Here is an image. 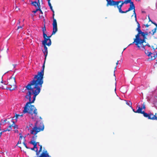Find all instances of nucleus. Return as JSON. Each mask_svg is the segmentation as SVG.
I'll return each mask as SVG.
<instances>
[{
	"label": "nucleus",
	"mask_w": 157,
	"mask_h": 157,
	"mask_svg": "<svg viewBox=\"0 0 157 157\" xmlns=\"http://www.w3.org/2000/svg\"><path fill=\"white\" fill-rule=\"evenodd\" d=\"M145 53L149 57L150 56V55L151 54V52H149L148 51L145 50Z\"/></svg>",
	"instance_id": "obj_25"
},
{
	"label": "nucleus",
	"mask_w": 157,
	"mask_h": 157,
	"mask_svg": "<svg viewBox=\"0 0 157 157\" xmlns=\"http://www.w3.org/2000/svg\"><path fill=\"white\" fill-rule=\"evenodd\" d=\"M6 131H6V130H4L3 131H2V133L3 132H6Z\"/></svg>",
	"instance_id": "obj_49"
},
{
	"label": "nucleus",
	"mask_w": 157,
	"mask_h": 157,
	"mask_svg": "<svg viewBox=\"0 0 157 157\" xmlns=\"http://www.w3.org/2000/svg\"><path fill=\"white\" fill-rule=\"evenodd\" d=\"M118 61H117V63H116V65H118Z\"/></svg>",
	"instance_id": "obj_50"
},
{
	"label": "nucleus",
	"mask_w": 157,
	"mask_h": 157,
	"mask_svg": "<svg viewBox=\"0 0 157 157\" xmlns=\"http://www.w3.org/2000/svg\"><path fill=\"white\" fill-rule=\"evenodd\" d=\"M12 126L9 125L8 127L6 129V131H10L12 129Z\"/></svg>",
	"instance_id": "obj_31"
},
{
	"label": "nucleus",
	"mask_w": 157,
	"mask_h": 157,
	"mask_svg": "<svg viewBox=\"0 0 157 157\" xmlns=\"http://www.w3.org/2000/svg\"><path fill=\"white\" fill-rule=\"evenodd\" d=\"M117 67V66H116V67H115V69H116V68H117V67Z\"/></svg>",
	"instance_id": "obj_57"
},
{
	"label": "nucleus",
	"mask_w": 157,
	"mask_h": 157,
	"mask_svg": "<svg viewBox=\"0 0 157 157\" xmlns=\"http://www.w3.org/2000/svg\"><path fill=\"white\" fill-rule=\"evenodd\" d=\"M38 2H39V0H38Z\"/></svg>",
	"instance_id": "obj_58"
},
{
	"label": "nucleus",
	"mask_w": 157,
	"mask_h": 157,
	"mask_svg": "<svg viewBox=\"0 0 157 157\" xmlns=\"http://www.w3.org/2000/svg\"><path fill=\"white\" fill-rule=\"evenodd\" d=\"M20 22L19 21H18V24H19Z\"/></svg>",
	"instance_id": "obj_54"
},
{
	"label": "nucleus",
	"mask_w": 157,
	"mask_h": 157,
	"mask_svg": "<svg viewBox=\"0 0 157 157\" xmlns=\"http://www.w3.org/2000/svg\"><path fill=\"white\" fill-rule=\"evenodd\" d=\"M15 132L18 133V130H15Z\"/></svg>",
	"instance_id": "obj_46"
},
{
	"label": "nucleus",
	"mask_w": 157,
	"mask_h": 157,
	"mask_svg": "<svg viewBox=\"0 0 157 157\" xmlns=\"http://www.w3.org/2000/svg\"><path fill=\"white\" fill-rule=\"evenodd\" d=\"M20 136V138H19V141H18L17 144H21V140L22 139V136L21 135V133L19 134Z\"/></svg>",
	"instance_id": "obj_24"
},
{
	"label": "nucleus",
	"mask_w": 157,
	"mask_h": 157,
	"mask_svg": "<svg viewBox=\"0 0 157 157\" xmlns=\"http://www.w3.org/2000/svg\"><path fill=\"white\" fill-rule=\"evenodd\" d=\"M136 1H140V0H136Z\"/></svg>",
	"instance_id": "obj_59"
},
{
	"label": "nucleus",
	"mask_w": 157,
	"mask_h": 157,
	"mask_svg": "<svg viewBox=\"0 0 157 157\" xmlns=\"http://www.w3.org/2000/svg\"><path fill=\"white\" fill-rule=\"evenodd\" d=\"M117 2H118V4H119V3H121V4L123 6L124 5V1H117Z\"/></svg>",
	"instance_id": "obj_34"
},
{
	"label": "nucleus",
	"mask_w": 157,
	"mask_h": 157,
	"mask_svg": "<svg viewBox=\"0 0 157 157\" xmlns=\"http://www.w3.org/2000/svg\"><path fill=\"white\" fill-rule=\"evenodd\" d=\"M37 122L35 124V126L32 128V129L31 130L30 133L31 134H34V136L33 137V138L34 140L36 138L37 136L36 135L39 132V127H37Z\"/></svg>",
	"instance_id": "obj_6"
},
{
	"label": "nucleus",
	"mask_w": 157,
	"mask_h": 157,
	"mask_svg": "<svg viewBox=\"0 0 157 157\" xmlns=\"http://www.w3.org/2000/svg\"><path fill=\"white\" fill-rule=\"evenodd\" d=\"M2 77H3V76H2L1 77V79H2V81H1V83H3V81L2 80Z\"/></svg>",
	"instance_id": "obj_41"
},
{
	"label": "nucleus",
	"mask_w": 157,
	"mask_h": 157,
	"mask_svg": "<svg viewBox=\"0 0 157 157\" xmlns=\"http://www.w3.org/2000/svg\"><path fill=\"white\" fill-rule=\"evenodd\" d=\"M157 56V52H155L154 53H152L150 55V57H149L148 59L150 60H151L155 59Z\"/></svg>",
	"instance_id": "obj_12"
},
{
	"label": "nucleus",
	"mask_w": 157,
	"mask_h": 157,
	"mask_svg": "<svg viewBox=\"0 0 157 157\" xmlns=\"http://www.w3.org/2000/svg\"><path fill=\"white\" fill-rule=\"evenodd\" d=\"M13 65V67H15L16 66V65Z\"/></svg>",
	"instance_id": "obj_52"
},
{
	"label": "nucleus",
	"mask_w": 157,
	"mask_h": 157,
	"mask_svg": "<svg viewBox=\"0 0 157 157\" xmlns=\"http://www.w3.org/2000/svg\"><path fill=\"white\" fill-rule=\"evenodd\" d=\"M106 0L107 1V2H108V1H109V0Z\"/></svg>",
	"instance_id": "obj_60"
},
{
	"label": "nucleus",
	"mask_w": 157,
	"mask_h": 157,
	"mask_svg": "<svg viewBox=\"0 0 157 157\" xmlns=\"http://www.w3.org/2000/svg\"><path fill=\"white\" fill-rule=\"evenodd\" d=\"M148 19H149V21H151H151H152L151 20V19H150V17H149V16H148Z\"/></svg>",
	"instance_id": "obj_44"
},
{
	"label": "nucleus",
	"mask_w": 157,
	"mask_h": 157,
	"mask_svg": "<svg viewBox=\"0 0 157 157\" xmlns=\"http://www.w3.org/2000/svg\"><path fill=\"white\" fill-rule=\"evenodd\" d=\"M31 149L32 150H34L35 151H36V155H38V153L39 152V151L38 152V149H37L36 146V147H34V146L33 147L31 148Z\"/></svg>",
	"instance_id": "obj_22"
},
{
	"label": "nucleus",
	"mask_w": 157,
	"mask_h": 157,
	"mask_svg": "<svg viewBox=\"0 0 157 157\" xmlns=\"http://www.w3.org/2000/svg\"><path fill=\"white\" fill-rule=\"evenodd\" d=\"M126 104L128 105L130 107H131L132 108V102L129 101V102H128L127 101H126Z\"/></svg>",
	"instance_id": "obj_28"
},
{
	"label": "nucleus",
	"mask_w": 157,
	"mask_h": 157,
	"mask_svg": "<svg viewBox=\"0 0 157 157\" xmlns=\"http://www.w3.org/2000/svg\"><path fill=\"white\" fill-rule=\"evenodd\" d=\"M130 2H132V0H128Z\"/></svg>",
	"instance_id": "obj_55"
},
{
	"label": "nucleus",
	"mask_w": 157,
	"mask_h": 157,
	"mask_svg": "<svg viewBox=\"0 0 157 157\" xmlns=\"http://www.w3.org/2000/svg\"><path fill=\"white\" fill-rule=\"evenodd\" d=\"M4 122H6L8 125L13 126L14 124V122L13 118H8L4 120Z\"/></svg>",
	"instance_id": "obj_7"
},
{
	"label": "nucleus",
	"mask_w": 157,
	"mask_h": 157,
	"mask_svg": "<svg viewBox=\"0 0 157 157\" xmlns=\"http://www.w3.org/2000/svg\"><path fill=\"white\" fill-rule=\"evenodd\" d=\"M156 48H157V47Z\"/></svg>",
	"instance_id": "obj_63"
},
{
	"label": "nucleus",
	"mask_w": 157,
	"mask_h": 157,
	"mask_svg": "<svg viewBox=\"0 0 157 157\" xmlns=\"http://www.w3.org/2000/svg\"><path fill=\"white\" fill-rule=\"evenodd\" d=\"M22 28V26H18L17 27V29H20V28Z\"/></svg>",
	"instance_id": "obj_40"
},
{
	"label": "nucleus",
	"mask_w": 157,
	"mask_h": 157,
	"mask_svg": "<svg viewBox=\"0 0 157 157\" xmlns=\"http://www.w3.org/2000/svg\"><path fill=\"white\" fill-rule=\"evenodd\" d=\"M148 33L147 32L144 33V32H141L140 34L143 37V39L142 40H144V43H146L145 40L146 39V36L148 35Z\"/></svg>",
	"instance_id": "obj_13"
},
{
	"label": "nucleus",
	"mask_w": 157,
	"mask_h": 157,
	"mask_svg": "<svg viewBox=\"0 0 157 157\" xmlns=\"http://www.w3.org/2000/svg\"><path fill=\"white\" fill-rule=\"evenodd\" d=\"M28 92L25 98L29 100L24 107V109L21 114H16L15 117L17 118L19 117H22L24 114L28 113L32 115L36 116L37 114V110L34 106L31 105L33 103L37 95L39 93V71L37 74L34 75L33 80L30 81L25 87Z\"/></svg>",
	"instance_id": "obj_1"
},
{
	"label": "nucleus",
	"mask_w": 157,
	"mask_h": 157,
	"mask_svg": "<svg viewBox=\"0 0 157 157\" xmlns=\"http://www.w3.org/2000/svg\"><path fill=\"white\" fill-rule=\"evenodd\" d=\"M43 13L42 12V11L40 9V13Z\"/></svg>",
	"instance_id": "obj_47"
},
{
	"label": "nucleus",
	"mask_w": 157,
	"mask_h": 157,
	"mask_svg": "<svg viewBox=\"0 0 157 157\" xmlns=\"http://www.w3.org/2000/svg\"><path fill=\"white\" fill-rule=\"evenodd\" d=\"M52 25L53 26H57L56 21L55 18H53Z\"/></svg>",
	"instance_id": "obj_26"
},
{
	"label": "nucleus",
	"mask_w": 157,
	"mask_h": 157,
	"mask_svg": "<svg viewBox=\"0 0 157 157\" xmlns=\"http://www.w3.org/2000/svg\"><path fill=\"white\" fill-rule=\"evenodd\" d=\"M37 157H39V156H37Z\"/></svg>",
	"instance_id": "obj_62"
},
{
	"label": "nucleus",
	"mask_w": 157,
	"mask_h": 157,
	"mask_svg": "<svg viewBox=\"0 0 157 157\" xmlns=\"http://www.w3.org/2000/svg\"><path fill=\"white\" fill-rule=\"evenodd\" d=\"M42 146L40 145V152L42 150Z\"/></svg>",
	"instance_id": "obj_39"
},
{
	"label": "nucleus",
	"mask_w": 157,
	"mask_h": 157,
	"mask_svg": "<svg viewBox=\"0 0 157 157\" xmlns=\"http://www.w3.org/2000/svg\"><path fill=\"white\" fill-rule=\"evenodd\" d=\"M48 3V5L50 7V9L52 11L53 13H54V10H53V9L52 8V6L51 3H50V2H49V3Z\"/></svg>",
	"instance_id": "obj_29"
},
{
	"label": "nucleus",
	"mask_w": 157,
	"mask_h": 157,
	"mask_svg": "<svg viewBox=\"0 0 157 157\" xmlns=\"http://www.w3.org/2000/svg\"><path fill=\"white\" fill-rule=\"evenodd\" d=\"M40 157H51L49 155L47 151L46 150H44L42 152L40 155Z\"/></svg>",
	"instance_id": "obj_9"
},
{
	"label": "nucleus",
	"mask_w": 157,
	"mask_h": 157,
	"mask_svg": "<svg viewBox=\"0 0 157 157\" xmlns=\"http://www.w3.org/2000/svg\"><path fill=\"white\" fill-rule=\"evenodd\" d=\"M44 72H40V87H42V85L43 83V76Z\"/></svg>",
	"instance_id": "obj_10"
},
{
	"label": "nucleus",
	"mask_w": 157,
	"mask_h": 157,
	"mask_svg": "<svg viewBox=\"0 0 157 157\" xmlns=\"http://www.w3.org/2000/svg\"><path fill=\"white\" fill-rule=\"evenodd\" d=\"M124 3L125 4H127L130 3V7L128 8V11L129 12L132 10H133V14L134 15L135 19L136 21V15L135 12V6L133 2H130L128 0H125L124 1Z\"/></svg>",
	"instance_id": "obj_5"
},
{
	"label": "nucleus",
	"mask_w": 157,
	"mask_h": 157,
	"mask_svg": "<svg viewBox=\"0 0 157 157\" xmlns=\"http://www.w3.org/2000/svg\"><path fill=\"white\" fill-rule=\"evenodd\" d=\"M114 73H115V71H114ZM114 75L115 77V73H114Z\"/></svg>",
	"instance_id": "obj_53"
},
{
	"label": "nucleus",
	"mask_w": 157,
	"mask_h": 157,
	"mask_svg": "<svg viewBox=\"0 0 157 157\" xmlns=\"http://www.w3.org/2000/svg\"><path fill=\"white\" fill-rule=\"evenodd\" d=\"M143 44L144 43H143V44H142V46L140 45V47H142L144 49H145V46H147L149 47H150V45H149L148 44Z\"/></svg>",
	"instance_id": "obj_27"
},
{
	"label": "nucleus",
	"mask_w": 157,
	"mask_h": 157,
	"mask_svg": "<svg viewBox=\"0 0 157 157\" xmlns=\"http://www.w3.org/2000/svg\"><path fill=\"white\" fill-rule=\"evenodd\" d=\"M119 4H118L117 5H116V6H117V8H118L119 10V12L121 13H126L128 11V10L126 11H123L121 10V8L122 6H123V5L121 4L120 5H118Z\"/></svg>",
	"instance_id": "obj_14"
},
{
	"label": "nucleus",
	"mask_w": 157,
	"mask_h": 157,
	"mask_svg": "<svg viewBox=\"0 0 157 157\" xmlns=\"http://www.w3.org/2000/svg\"><path fill=\"white\" fill-rule=\"evenodd\" d=\"M145 27H146L147 28V27H148L149 25H148L147 24L146 25H145Z\"/></svg>",
	"instance_id": "obj_43"
},
{
	"label": "nucleus",
	"mask_w": 157,
	"mask_h": 157,
	"mask_svg": "<svg viewBox=\"0 0 157 157\" xmlns=\"http://www.w3.org/2000/svg\"><path fill=\"white\" fill-rule=\"evenodd\" d=\"M157 28H155L153 30H152L153 32V33L152 34V35H153L156 32Z\"/></svg>",
	"instance_id": "obj_33"
},
{
	"label": "nucleus",
	"mask_w": 157,
	"mask_h": 157,
	"mask_svg": "<svg viewBox=\"0 0 157 157\" xmlns=\"http://www.w3.org/2000/svg\"><path fill=\"white\" fill-rule=\"evenodd\" d=\"M35 140L33 139V140H31L29 143L30 144H32L33 146H34V147H36V146H37V143H36L35 141L34 140Z\"/></svg>",
	"instance_id": "obj_20"
},
{
	"label": "nucleus",
	"mask_w": 157,
	"mask_h": 157,
	"mask_svg": "<svg viewBox=\"0 0 157 157\" xmlns=\"http://www.w3.org/2000/svg\"><path fill=\"white\" fill-rule=\"evenodd\" d=\"M31 4L32 5L34 6L36 8L39 7V2H37L36 1L32 2Z\"/></svg>",
	"instance_id": "obj_15"
},
{
	"label": "nucleus",
	"mask_w": 157,
	"mask_h": 157,
	"mask_svg": "<svg viewBox=\"0 0 157 157\" xmlns=\"http://www.w3.org/2000/svg\"><path fill=\"white\" fill-rule=\"evenodd\" d=\"M149 115H151V118H152V117L154 118V119H150L151 120H157V117L155 116V115H154L153 114L151 113L149 114Z\"/></svg>",
	"instance_id": "obj_23"
},
{
	"label": "nucleus",
	"mask_w": 157,
	"mask_h": 157,
	"mask_svg": "<svg viewBox=\"0 0 157 157\" xmlns=\"http://www.w3.org/2000/svg\"><path fill=\"white\" fill-rule=\"evenodd\" d=\"M2 133V132H0V137L1 136Z\"/></svg>",
	"instance_id": "obj_48"
},
{
	"label": "nucleus",
	"mask_w": 157,
	"mask_h": 157,
	"mask_svg": "<svg viewBox=\"0 0 157 157\" xmlns=\"http://www.w3.org/2000/svg\"><path fill=\"white\" fill-rule=\"evenodd\" d=\"M4 84L5 85H8V86H10V87H5L1 85L0 87L3 89H9L10 91H12L14 90L17 87L15 78L12 77L8 80L7 83H4Z\"/></svg>",
	"instance_id": "obj_3"
},
{
	"label": "nucleus",
	"mask_w": 157,
	"mask_h": 157,
	"mask_svg": "<svg viewBox=\"0 0 157 157\" xmlns=\"http://www.w3.org/2000/svg\"><path fill=\"white\" fill-rule=\"evenodd\" d=\"M50 0H48V3L50 2Z\"/></svg>",
	"instance_id": "obj_51"
},
{
	"label": "nucleus",
	"mask_w": 157,
	"mask_h": 157,
	"mask_svg": "<svg viewBox=\"0 0 157 157\" xmlns=\"http://www.w3.org/2000/svg\"><path fill=\"white\" fill-rule=\"evenodd\" d=\"M156 63H157V62H156Z\"/></svg>",
	"instance_id": "obj_64"
},
{
	"label": "nucleus",
	"mask_w": 157,
	"mask_h": 157,
	"mask_svg": "<svg viewBox=\"0 0 157 157\" xmlns=\"http://www.w3.org/2000/svg\"><path fill=\"white\" fill-rule=\"evenodd\" d=\"M151 23L152 24H154V25H155L157 27V24H156L153 21H151Z\"/></svg>",
	"instance_id": "obj_38"
},
{
	"label": "nucleus",
	"mask_w": 157,
	"mask_h": 157,
	"mask_svg": "<svg viewBox=\"0 0 157 157\" xmlns=\"http://www.w3.org/2000/svg\"><path fill=\"white\" fill-rule=\"evenodd\" d=\"M52 35H51L50 36H47L46 35V36L44 38V36H43V37L44 38V40L42 41V44L43 45L42 46V47H43L44 48V50H42L45 56V59H46L48 53V48L46 47V45H47L48 46L51 45V40L49 38ZM43 36H44V34H43Z\"/></svg>",
	"instance_id": "obj_2"
},
{
	"label": "nucleus",
	"mask_w": 157,
	"mask_h": 157,
	"mask_svg": "<svg viewBox=\"0 0 157 157\" xmlns=\"http://www.w3.org/2000/svg\"><path fill=\"white\" fill-rule=\"evenodd\" d=\"M23 144H24V146H25V147L26 148H27V149H29V147H28L27 146V145H26V144H25V141H24V142H23Z\"/></svg>",
	"instance_id": "obj_35"
},
{
	"label": "nucleus",
	"mask_w": 157,
	"mask_h": 157,
	"mask_svg": "<svg viewBox=\"0 0 157 157\" xmlns=\"http://www.w3.org/2000/svg\"><path fill=\"white\" fill-rule=\"evenodd\" d=\"M118 3L117 1H115L113 0H109V1H108L107 6H116V5L118 4Z\"/></svg>",
	"instance_id": "obj_8"
},
{
	"label": "nucleus",
	"mask_w": 157,
	"mask_h": 157,
	"mask_svg": "<svg viewBox=\"0 0 157 157\" xmlns=\"http://www.w3.org/2000/svg\"><path fill=\"white\" fill-rule=\"evenodd\" d=\"M40 119H41V117H40Z\"/></svg>",
	"instance_id": "obj_61"
},
{
	"label": "nucleus",
	"mask_w": 157,
	"mask_h": 157,
	"mask_svg": "<svg viewBox=\"0 0 157 157\" xmlns=\"http://www.w3.org/2000/svg\"><path fill=\"white\" fill-rule=\"evenodd\" d=\"M137 22V28L136 29V30H137L138 32V33H140L141 32L140 30V24L137 21V20L136 21Z\"/></svg>",
	"instance_id": "obj_19"
},
{
	"label": "nucleus",
	"mask_w": 157,
	"mask_h": 157,
	"mask_svg": "<svg viewBox=\"0 0 157 157\" xmlns=\"http://www.w3.org/2000/svg\"><path fill=\"white\" fill-rule=\"evenodd\" d=\"M143 114L144 116L145 117H147L148 119H154V118L152 117V118H151V115H149V114H147V113L145 112L144 111H143L142 113H141Z\"/></svg>",
	"instance_id": "obj_16"
},
{
	"label": "nucleus",
	"mask_w": 157,
	"mask_h": 157,
	"mask_svg": "<svg viewBox=\"0 0 157 157\" xmlns=\"http://www.w3.org/2000/svg\"><path fill=\"white\" fill-rule=\"evenodd\" d=\"M39 10V7H38L37 8H36V10H33L32 11L33 13H36L37 11Z\"/></svg>",
	"instance_id": "obj_32"
},
{
	"label": "nucleus",
	"mask_w": 157,
	"mask_h": 157,
	"mask_svg": "<svg viewBox=\"0 0 157 157\" xmlns=\"http://www.w3.org/2000/svg\"><path fill=\"white\" fill-rule=\"evenodd\" d=\"M126 48H124V50H123V51H124L125 49H126Z\"/></svg>",
	"instance_id": "obj_56"
},
{
	"label": "nucleus",
	"mask_w": 157,
	"mask_h": 157,
	"mask_svg": "<svg viewBox=\"0 0 157 157\" xmlns=\"http://www.w3.org/2000/svg\"><path fill=\"white\" fill-rule=\"evenodd\" d=\"M132 109L133 111L135 113H137V112H136V111H135V109H133V108H132Z\"/></svg>",
	"instance_id": "obj_42"
},
{
	"label": "nucleus",
	"mask_w": 157,
	"mask_h": 157,
	"mask_svg": "<svg viewBox=\"0 0 157 157\" xmlns=\"http://www.w3.org/2000/svg\"><path fill=\"white\" fill-rule=\"evenodd\" d=\"M140 33H138V34L136 36V38L134 39V42L132 44H130L129 46L135 43V44L137 47L140 48V45L142 46V44L144 43V40H142L140 37Z\"/></svg>",
	"instance_id": "obj_4"
},
{
	"label": "nucleus",
	"mask_w": 157,
	"mask_h": 157,
	"mask_svg": "<svg viewBox=\"0 0 157 157\" xmlns=\"http://www.w3.org/2000/svg\"><path fill=\"white\" fill-rule=\"evenodd\" d=\"M44 26L42 27V30L43 32V33L44 34V37L45 38V37L46 36V34L45 33V32H46V29L45 27V20L44 19Z\"/></svg>",
	"instance_id": "obj_11"
},
{
	"label": "nucleus",
	"mask_w": 157,
	"mask_h": 157,
	"mask_svg": "<svg viewBox=\"0 0 157 157\" xmlns=\"http://www.w3.org/2000/svg\"><path fill=\"white\" fill-rule=\"evenodd\" d=\"M12 127H13L14 128H18V126L17 125H16L14 123V124L13 125V126H12Z\"/></svg>",
	"instance_id": "obj_37"
},
{
	"label": "nucleus",
	"mask_w": 157,
	"mask_h": 157,
	"mask_svg": "<svg viewBox=\"0 0 157 157\" xmlns=\"http://www.w3.org/2000/svg\"><path fill=\"white\" fill-rule=\"evenodd\" d=\"M44 129V125L43 123H40V131H42Z\"/></svg>",
	"instance_id": "obj_21"
},
{
	"label": "nucleus",
	"mask_w": 157,
	"mask_h": 157,
	"mask_svg": "<svg viewBox=\"0 0 157 157\" xmlns=\"http://www.w3.org/2000/svg\"><path fill=\"white\" fill-rule=\"evenodd\" d=\"M54 15H55V14H54V12L53 13V18H54Z\"/></svg>",
	"instance_id": "obj_45"
},
{
	"label": "nucleus",
	"mask_w": 157,
	"mask_h": 157,
	"mask_svg": "<svg viewBox=\"0 0 157 157\" xmlns=\"http://www.w3.org/2000/svg\"><path fill=\"white\" fill-rule=\"evenodd\" d=\"M141 107L143 109H145V104L144 103L143 104Z\"/></svg>",
	"instance_id": "obj_36"
},
{
	"label": "nucleus",
	"mask_w": 157,
	"mask_h": 157,
	"mask_svg": "<svg viewBox=\"0 0 157 157\" xmlns=\"http://www.w3.org/2000/svg\"><path fill=\"white\" fill-rule=\"evenodd\" d=\"M57 31V26H53V31L52 35L54 34Z\"/></svg>",
	"instance_id": "obj_17"
},
{
	"label": "nucleus",
	"mask_w": 157,
	"mask_h": 157,
	"mask_svg": "<svg viewBox=\"0 0 157 157\" xmlns=\"http://www.w3.org/2000/svg\"><path fill=\"white\" fill-rule=\"evenodd\" d=\"M45 60H46V59H45V61H44V63L43 64V65L42 66V70H41V71H40L41 72H44V68H45Z\"/></svg>",
	"instance_id": "obj_30"
},
{
	"label": "nucleus",
	"mask_w": 157,
	"mask_h": 157,
	"mask_svg": "<svg viewBox=\"0 0 157 157\" xmlns=\"http://www.w3.org/2000/svg\"><path fill=\"white\" fill-rule=\"evenodd\" d=\"M137 107L138 108V109L136 110V112H137V113L141 114L143 112V111H142L143 109L141 107L140 105H138L137 106Z\"/></svg>",
	"instance_id": "obj_18"
}]
</instances>
